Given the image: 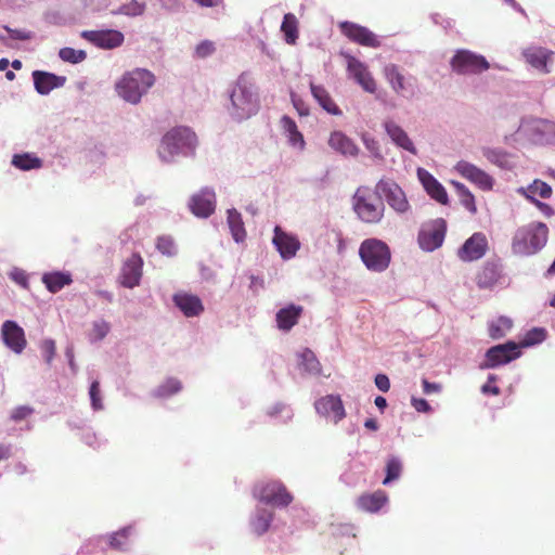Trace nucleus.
<instances>
[{"mask_svg": "<svg viewBox=\"0 0 555 555\" xmlns=\"http://www.w3.org/2000/svg\"><path fill=\"white\" fill-rule=\"evenodd\" d=\"M521 128L538 143H552L555 141V122L546 119H531Z\"/></svg>", "mask_w": 555, "mask_h": 555, "instance_id": "nucleus-17", "label": "nucleus"}, {"mask_svg": "<svg viewBox=\"0 0 555 555\" xmlns=\"http://www.w3.org/2000/svg\"><path fill=\"white\" fill-rule=\"evenodd\" d=\"M376 193L380 197H385L388 205L398 214H405L410 209V204L406 199L403 190L393 181L380 179L376 186Z\"/></svg>", "mask_w": 555, "mask_h": 555, "instance_id": "nucleus-10", "label": "nucleus"}, {"mask_svg": "<svg viewBox=\"0 0 555 555\" xmlns=\"http://www.w3.org/2000/svg\"><path fill=\"white\" fill-rule=\"evenodd\" d=\"M517 193L532 203L533 201H538L537 197L543 199L551 198L553 195V189L545 181L534 179L528 186H520L517 189Z\"/></svg>", "mask_w": 555, "mask_h": 555, "instance_id": "nucleus-29", "label": "nucleus"}, {"mask_svg": "<svg viewBox=\"0 0 555 555\" xmlns=\"http://www.w3.org/2000/svg\"><path fill=\"white\" fill-rule=\"evenodd\" d=\"M143 260L139 254H132L124 263L120 272L122 286L133 288L139 285L142 278Z\"/></svg>", "mask_w": 555, "mask_h": 555, "instance_id": "nucleus-22", "label": "nucleus"}, {"mask_svg": "<svg viewBox=\"0 0 555 555\" xmlns=\"http://www.w3.org/2000/svg\"><path fill=\"white\" fill-rule=\"evenodd\" d=\"M519 356V347L514 341L496 345L487 350L485 362L480 364V369H493L509 363Z\"/></svg>", "mask_w": 555, "mask_h": 555, "instance_id": "nucleus-11", "label": "nucleus"}, {"mask_svg": "<svg viewBox=\"0 0 555 555\" xmlns=\"http://www.w3.org/2000/svg\"><path fill=\"white\" fill-rule=\"evenodd\" d=\"M182 388L180 380L176 378L167 379L158 389L162 396H171L179 392Z\"/></svg>", "mask_w": 555, "mask_h": 555, "instance_id": "nucleus-50", "label": "nucleus"}, {"mask_svg": "<svg viewBox=\"0 0 555 555\" xmlns=\"http://www.w3.org/2000/svg\"><path fill=\"white\" fill-rule=\"evenodd\" d=\"M1 338L4 346L16 354H21L27 346L24 330L12 320L2 323Z\"/></svg>", "mask_w": 555, "mask_h": 555, "instance_id": "nucleus-13", "label": "nucleus"}, {"mask_svg": "<svg viewBox=\"0 0 555 555\" xmlns=\"http://www.w3.org/2000/svg\"><path fill=\"white\" fill-rule=\"evenodd\" d=\"M385 129L393 143H396L398 146L414 155L417 153L412 140L399 125L393 121H387L385 122Z\"/></svg>", "mask_w": 555, "mask_h": 555, "instance_id": "nucleus-33", "label": "nucleus"}, {"mask_svg": "<svg viewBox=\"0 0 555 555\" xmlns=\"http://www.w3.org/2000/svg\"><path fill=\"white\" fill-rule=\"evenodd\" d=\"M302 312L304 308L294 304L280 309L275 315L278 327L284 332L291 331L298 323Z\"/></svg>", "mask_w": 555, "mask_h": 555, "instance_id": "nucleus-28", "label": "nucleus"}, {"mask_svg": "<svg viewBox=\"0 0 555 555\" xmlns=\"http://www.w3.org/2000/svg\"><path fill=\"white\" fill-rule=\"evenodd\" d=\"M189 207L196 217H209L216 207L215 192L208 188L202 189L190 198Z\"/></svg>", "mask_w": 555, "mask_h": 555, "instance_id": "nucleus-20", "label": "nucleus"}, {"mask_svg": "<svg viewBox=\"0 0 555 555\" xmlns=\"http://www.w3.org/2000/svg\"><path fill=\"white\" fill-rule=\"evenodd\" d=\"M12 164L22 170H30L39 168L41 160L38 157L30 156L29 154L14 155Z\"/></svg>", "mask_w": 555, "mask_h": 555, "instance_id": "nucleus-44", "label": "nucleus"}, {"mask_svg": "<svg viewBox=\"0 0 555 555\" xmlns=\"http://www.w3.org/2000/svg\"><path fill=\"white\" fill-rule=\"evenodd\" d=\"M273 514L268 511H259L251 521V529L257 535H262L270 528Z\"/></svg>", "mask_w": 555, "mask_h": 555, "instance_id": "nucleus-41", "label": "nucleus"}, {"mask_svg": "<svg viewBox=\"0 0 555 555\" xmlns=\"http://www.w3.org/2000/svg\"><path fill=\"white\" fill-rule=\"evenodd\" d=\"M533 204L545 217H552L554 215V209L551 205L543 203L541 201H533Z\"/></svg>", "mask_w": 555, "mask_h": 555, "instance_id": "nucleus-61", "label": "nucleus"}, {"mask_svg": "<svg viewBox=\"0 0 555 555\" xmlns=\"http://www.w3.org/2000/svg\"><path fill=\"white\" fill-rule=\"evenodd\" d=\"M155 75L145 68L127 72L116 82L117 94L131 104H138L142 96L154 86Z\"/></svg>", "mask_w": 555, "mask_h": 555, "instance_id": "nucleus-1", "label": "nucleus"}, {"mask_svg": "<svg viewBox=\"0 0 555 555\" xmlns=\"http://www.w3.org/2000/svg\"><path fill=\"white\" fill-rule=\"evenodd\" d=\"M353 210L365 223H378L385 211L382 197L367 186H360L353 195Z\"/></svg>", "mask_w": 555, "mask_h": 555, "instance_id": "nucleus-4", "label": "nucleus"}, {"mask_svg": "<svg viewBox=\"0 0 555 555\" xmlns=\"http://www.w3.org/2000/svg\"><path fill=\"white\" fill-rule=\"evenodd\" d=\"M454 169L459 175H461L464 179L477 185L479 189L483 191H490L493 188L494 180L482 169L477 166L466 162L460 160L454 166Z\"/></svg>", "mask_w": 555, "mask_h": 555, "instance_id": "nucleus-14", "label": "nucleus"}, {"mask_svg": "<svg viewBox=\"0 0 555 555\" xmlns=\"http://www.w3.org/2000/svg\"><path fill=\"white\" fill-rule=\"evenodd\" d=\"M401 470V462L397 457L389 459L386 465V477L383 483L387 485L390 481L398 479L400 477Z\"/></svg>", "mask_w": 555, "mask_h": 555, "instance_id": "nucleus-46", "label": "nucleus"}, {"mask_svg": "<svg viewBox=\"0 0 555 555\" xmlns=\"http://www.w3.org/2000/svg\"><path fill=\"white\" fill-rule=\"evenodd\" d=\"M446 233L447 222L444 219L429 220L422 224L417 234V243L424 251H434L443 244Z\"/></svg>", "mask_w": 555, "mask_h": 555, "instance_id": "nucleus-7", "label": "nucleus"}, {"mask_svg": "<svg viewBox=\"0 0 555 555\" xmlns=\"http://www.w3.org/2000/svg\"><path fill=\"white\" fill-rule=\"evenodd\" d=\"M282 127L287 133L288 141L293 146L304 149L305 140L301 132L298 130L296 122L288 116H283L281 119Z\"/></svg>", "mask_w": 555, "mask_h": 555, "instance_id": "nucleus-37", "label": "nucleus"}, {"mask_svg": "<svg viewBox=\"0 0 555 555\" xmlns=\"http://www.w3.org/2000/svg\"><path fill=\"white\" fill-rule=\"evenodd\" d=\"M384 75L396 94L404 98H411L415 94L417 79L412 75H404L397 65H386Z\"/></svg>", "mask_w": 555, "mask_h": 555, "instance_id": "nucleus-9", "label": "nucleus"}, {"mask_svg": "<svg viewBox=\"0 0 555 555\" xmlns=\"http://www.w3.org/2000/svg\"><path fill=\"white\" fill-rule=\"evenodd\" d=\"M82 37L101 49H115L124 43L125 37L121 31L115 29L87 30Z\"/></svg>", "mask_w": 555, "mask_h": 555, "instance_id": "nucleus-19", "label": "nucleus"}, {"mask_svg": "<svg viewBox=\"0 0 555 555\" xmlns=\"http://www.w3.org/2000/svg\"><path fill=\"white\" fill-rule=\"evenodd\" d=\"M228 224L235 242H243L246 237V231L242 216L237 210H228Z\"/></svg>", "mask_w": 555, "mask_h": 555, "instance_id": "nucleus-36", "label": "nucleus"}, {"mask_svg": "<svg viewBox=\"0 0 555 555\" xmlns=\"http://www.w3.org/2000/svg\"><path fill=\"white\" fill-rule=\"evenodd\" d=\"M5 31L10 35V37L14 40H29L33 38V35L30 31L22 30V29H13L9 26H3Z\"/></svg>", "mask_w": 555, "mask_h": 555, "instance_id": "nucleus-56", "label": "nucleus"}, {"mask_svg": "<svg viewBox=\"0 0 555 555\" xmlns=\"http://www.w3.org/2000/svg\"><path fill=\"white\" fill-rule=\"evenodd\" d=\"M548 228L543 222H530L517 229L513 242V251L517 255H533L547 242Z\"/></svg>", "mask_w": 555, "mask_h": 555, "instance_id": "nucleus-2", "label": "nucleus"}, {"mask_svg": "<svg viewBox=\"0 0 555 555\" xmlns=\"http://www.w3.org/2000/svg\"><path fill=\"white\" fill-rule=\"evenodd\" d=\"M488 250V240L481 232L474 233L457 250V257L464 262L476 261L482 258Z\"/></svg>", "mask_w": 555, "mask_h": 555, "instance_id": "nucleus-15", "label": "nucleus"}, {"mask_svg": "<svg viewBox=\"0 0 555 555\" xmlns=\"http://www.w3.org/2000/svg\"><path fill=\"white\" fill-rule=\"evenodd\" d=\"M453 186L455 188L457 195L460 197L461 204L473 215L477 212V206L475 203L474 194L461 182L452 181Z\"/></svg>", "mask_w": 555, "mask_h": 555, "instance_id": "nucleus-39", "label": "nucleus"}, {"mask_svg": "<svg viewBox=\"0 0 555 555\" xmlns=\"http://www.w3.org/2000/svg\"><path fill=\"white\" fill-rule=\"evenodd\" d=\"M259 501L278 507L288 506L293 501V495L286 487L279 481H270L260 487L258 493Z\"/></svg>", "mask_w": 555, "mask_h": 555, "instance_id": "nucleus-12", "label": "nucleus"}, {"mask_svg": "<svg viewBox=\"0 0 555 555\" xmlns=\"http://www.w3.org/2000/svg\"><path fill=\"white\" fill-rule=\"evenodd\" d=\"M73 279L68 272H48L42 275V283L46 285L49 292L57 293L63 287L72 284Z\"/></svg>", "mask_w": 555, "mask_h": 555, "instance_id": "nucleus-35", "label": "nucleus"}, {"mask_svg": "<svg viewBox=\"0 0 555 555\" xmlns=\"http://www.w3.org/2000/svg\"><path fill=\"white\" fill-rule=\"evenodd\" d=\"M501 278V267L496 262L487 261L476 275V283L479 288L493 287Z\"/></svg>", "mask_w": 555, "mask_h": 555, "instance_id": "nucleus-30", "label": "nucleus"}, {"mask_svg": "<svg viewBox=\"0 0 555 555\" xmlns=\"http://www.w3.org/2000/svg\"><path fill=\"white\" fill-rule=\"evenodd\" d=\"M339 28L343 35L352 42L369 48L380 47V41L377 36L364 26H360L351 22H343L340 23Z\"/></svg>", "mask_w": 555, "mask_h": 555, "instance_id": "nucleus-16", "label": "nucleus"}, {"mask_svg": "<svg viewBox=\"0 0 555 555\" xmlns=\"http://www.w3.org/2000/svg\"><path fill=\"white\" fill-rule=\"evenodd\" d=\"M328 145L336 152L347 156H356L359 152L356 143L341 131H334L328 138Z\"/></svg>", "mask_w": 555, "mask_h": 555, "instance_id": "nucleus-31", "label": "nucleus"}, {"mask_svg": "<svg viewBox=\"0 0 555 555\" xmlns=\"http://www.w3.org/2000/svg\"><path fill=\"white\" fill-rule=\"evenodd\" d=\"M347 70L366 92L374 93L376 91V82L367 69V66L352 55L347 54Z\"/></svg>", "mask_w": 555, "mask_h": 555, "instance_id": "nucleus-18", "label": "nucleus"}, {"mask_svg": "<svg viewBox=\"0 0 555 555\" xmlns=\"http://www.w3.org/2000/svg\"><path fill=\"white\" fill-rule=\"evenodd\" d=\"M89 395L93 410H102L103 403L101 398L100 383L98 380L91 383Z\"/></svg>", "mask_w": 555, "mask_h": 555, "instance_id": "nucleus-49", "label": "nucleus"}, {"mask_svg": "<svg viewBox=\"0 0 555 555\" xmlns=\"http://www.w3.org/2000/svg\"><path fill=\"white\" fill-rule=\"evenodd\" d=\"M292 100L299 115L307 116L309 114L308 108L305 106V103L300 99H297L293 95Z\"/></svg>", "mask_w": 555, "mask_h": 555, "instance_id": "nucleus-64", "label": "nucleus"}, {"mask_svg": "<svg viewBox=\"0 0 555 555\" xmlns=\"http://www.w3.org/2000/svg\"><path fill=\"white\" fill-rule=\"evenodd\" d=\"M281 30L285 36V41L288 44H294L298 38V21L293 13L284 15Z\"/></svg>", "mask_w": 555, "mask_h": 555, "instance_id": "nucleus-38", "label": "nucleus"}, {"mask_svg": "<svg viewBox=\"0 0 555 555\" xmlns=\"http://www.w3.org/2000/svg\"><path fill=\"white\" fill-rule=\"evenodd\" d=\"M553 55V51L542 47H529L522 51L526 62L543 74L551 72L547 64L552 61Z\"/></svg>", "mask_w": 555, "mask_h": 555, "instance_id": "nucleus-25", "label": "nucleus"}, {"mask_svg": "<svg viewBox=\"0 0 555 555\" xmlns=\"http://www.w3.org/2000/svg\"><path fill=\"white\" fill-rule=\"evenodd\" d=\"M496 379L498 377L495 375H489L488 382L481 387V392L483 395L499 396L501 393V390L498 386L493 385L496 382Z\"/></svg>", "mask_w": 555, "mask_h": 555, "instance_id": "nucleus-54", "label": "nucleus"}, {"mask_svg": "<svg viewBox=\"0 0 555 555\" xmlns=\"http://www.w3.org/2000/svg\"><path fill=\"white\" fill-rule=\"evenodd\" d=\"M375 385L380 391L387 392L390 388V380L387 375L377 374L375 377Z\"/></svg>", "mask_w": 555, "mask_h": 555, "instance_id": "nucleus-59", "label": "nucleus"}, {"mask_svg": "<svg viewBox=\"0 0 555 555\" xmlns=\"http://www.w3.org/2000/svg\"><path fill=\"white\" fill-rule=\"evenodd\" d=\"M215 51V46L211 41H203L196 47V55L198 57H206Z\"/></svg>", "mask_w": 555, "mask_h": 555, "instance_id": "nucleus-57", "label": "nucleus"}, {"mask_svg": "<svg viewBox=\"0 0 555 555\" xmlns=\"http://www.w3.org/2000/svg\"><path fill=\"white\" fill-rule=\"evenodd\" d=\"M145 10V3L139 2L137 0H131L122 5H120L117 10L113 11V14L116 15H127V16H139L143 14Z\"/></svg>", "mask_w": 555, "mask_h": 555, "instance_id": "nucleus-43", "label": "nucleus"}, {"mask_svg": "<svg viewBox=\"0 0 555 555\" xmlns=\"http://www.w3.org/2000/svg\"><path fill=\"white\" fill-rule=\"evenodd\" d=\"M310 89L313 98L317 100V102L320 104V106H322L324 111L335 116L341 115L340 108L336 105V103L334 102V100L323 86H319L311 82Z\"/></svg>", "mask_w": 555, "mask_h": 555, "instance_id": "nucleus-34", "label": "nucleus"}, {"mask_svg": "<svg viewBox=\"0 0 555 555\" xmlns=\"http://www.w3.org/2000/svg\"><path fill=\"white\" fill-rule=\"evenodd\" d=\"M41 350L47 363H51L56 350L54 340L46 339L41 345Z\"/></svg>", "mask_w": 555, "mask_h": 555, "instance_id": "nucleus-55", "label": "nucleus"}, {"mask_svg": "<svg viewBox=\"0 0 555 555\" xmlns=\"http://www.w3.org/2000/svg\"><path fill=\"white\" fill-rule=\"evenodd\" d=\"M513 322L507 317H500L489 325V336L492 339H500L512 328Z\"/></svg>", "mask_w": 555, "mask_h": 555, "instance_id": "nucleus-40", "label": "nucleus"}, {"mask_svg": "<svg viewBox=\"0 0 555 555\" xmlns=\"http://www.w3.org/2000/svg\"><path fill=\"white\" fill-rule=\"evenodd\" d=\"M272 242L283 259L293 258L300 247L298 238L284 232L280 227H275Z\"/></svg>", "mask_w": 555, "mask_h": 555, "instance_id": "nucleus-24", "label": "nucleus"}, {"mask_svg": "<svg viewBox=\"0 0 555 555\" xmlns=\"http://www.w3.org/2000/svg\"><path fill=\"white\" fill-rule=\"evenodd\" d=\"M33 413V410L28 406H18L13 410L11 414V418L15 422L22 421L26 418L28 415Z\"/></svg>", "mask_w": 555, "mask_h": 555, "instance_id": "nucleus-58", "label": "nucleus"}, {"mask_svg": "<svg viewBox=\"0 0 555 555\" xmlns=\"http://www.w3.org/2000/svg\"><path fill=\"white\" fill-rule=\"evenodd\" d=\"M157 249L166 256L176 255V245L170 236H159L156 244Z\"/></svg>", "mask_w": 555, "mask_h": 555, "instance_id": "nucleus-48", "label": "nucleus"}, {"mask_svg": "<svg viewBox=\"0 0 555 555\" xmlns=\"http://www.w3.org/2000/svg\"><path fill=\"white\" fill-rule=\"evenodd\" d=\"M422 385H423V391L426 395L439 392L441 390V386L439 384L430 383L425 378L422 380Z\"/></svg>", "mask_w": 555, "mask_h": 555, "instance_id": "nucleus-63", "label": "nucleus"}, {"mask_svg": "<svg viewBox=\"0 0 555 555\" xmlns=\"http://www.w3.org/2000/svg\"><path fill=\"white\" fill-rule=\"evenodd\" d=\"M232 114L237 119H245L256 114L259 108L257 95L254 93L253 85L247 77L241 75L233 88L231 95Z\"/></svg>", "mask_w": 555, "mask_h": 555, "instance_id": "nucleus-5", "label": "nucleus"}, {"mask_svg": "<svg viewBox=\"0 0 555 555\" xmlns=\"http://www.w3.org/2000/svg\"><path fill=\"white\" fill-rule=\"evenodd\" d=\"M417 178L426 193L441 205L449 203L448 193L444 186L426 169H417Z\"/></svg>", "mask_w": 555, "mask_h": 555, "instance_id": "nucleus-23", "label": "nucleus"}, {"mask_svg": "<svg viewBox=\"0 0 555 555\" xmlns=\"http://www.w3.org/2000/svg\"><path fill=\"white\" fill-rule=\"evenodd\" d=\"M387 495L383 490L373 493H363L357 500L360 509L369 513L378 512L387 502Z\"/></svg>", "mask_w": 555, "mask_h": 555, "instance_id": "nucleus-32", "label": "nucleus"}, {"mask_svg": "<svg viewBox=\"0 0 555 555\" xmlns=\"http://www.w3.org/2000/svg\"><path fill=\"white\" fill-rule=\"evenodd\" d=\"M35 89L40 94H48L55 88L63 87L66 77L57 76L52 73L35 70L33 73Z\"/></svg>", "mask_w": 555, "mask_h": 555, "instance_id": "nucleus-27", "label": "nucleus"}, {"mask_svg": "<svg viewBox=\"0 0 555 555\" xmlns=\"http://www.w3.org/2000/svg\"><path fill=\"white\" fill-rule=\"evenodd\" d=\"M359 256L365 267L373 272L385 271L391 260L389 246L378 238L364 240L360 245Z\"/></svg>", "mask_w": 555, "mask_h": 555, "instance_id": "nucleus-6", "label": "nucleus"}, {"mask_svg": "<svg viewBox=\"0 0 555 555\" xmlns=\"http://www.w3.org/2000/svg\"><path fill=\"white\" fill-rule=\"evenodd\" d=\"M453 72L460 75L479 74L489 69L490 64L485 56L468 50H459L450 62Z\"/></svg>", "mask_w": 555, "mask_h": 555, "instance_id": "nucleus-8", "label": "nucleus"}, {"mask_svg": "<svg viewBox=\"0 0 555 555\" xmlns=\"http://www.w3.org/2000/svg\"><path fill=\"white\" fill-rule=\"evenodd\" d=\"M411 403L417 412H429L431 409L429 403L425 399H422V398L413 397L411 400Z\"/></svg>", "mask_w": 555, "mask_h": 555, "instance_id": "nucleus-60", "label": "nucleus"}, {"mask_svg": "<svg viewBox=\"0 0 555 555\" xmlns=\"http://www.w3.org/2000/svg\"><path fill=\"white\" fill-rule=\"evenodd\" d=\"M299 365L310 374H318L321 371L320 362L310 349H305L300 356Z\"/></svg>", "mask_w": 555, "mask_h": 555, "instance_id": "nucleus-42", "label": "nucleus"}, {"mask_svg": "<svg viewBox=\"0 0 555 555\" xmlns=\"http://www.w3.org/2000/svg\"><path fill=\"white\" fill-rule=\"evenodd\" d=\"M172 300L186 318L198 317L204 311L203 302L196 295L180 292L173 295Z\"/></svg>", "mask_w": 555, "mask_h": 555, "instance_id": "nucleus-26", "label": "nucleus"}, {"mask_svg": "<svg viewBox=\"0 0 555 555\" xmlns=\"http://www.w3.org/2000/svg\"><path fill=\"white\" fill-rule=\"evenodd\" d=\"M131 528H124L109 537V545L114 550H122L130 535Z\"/></svg>", "mask_w": 555, "mask_h": 555, "instance_id": "nucleus-47", "label": "nucleus"}, {"mask_svg": "<svg viewBox=\"0 0 555 555\" xmlns=\"http://www.w3.org/2000/svg\"><path fill=\"white\" fill-rule=\"evenodd\" d=\"M314 408L320 415L331 417L334 423H338L346 416L345 408L339 396H324L315 401Z\"/></svg>", "mask_w": 555, "mask_h": 555, "instance_id": "nucleus-21", "label": "nucleus"}, {"mask_svg": "<svg viewBox=\"0 0 555 555\" xmlns=\"http://www.w3.org/2000/svg\"><path fill=\"white\" fill-rule=\"evenodd\" d=\"M109 332V324L105 321L94 322L92 326L91 337L94 340L103 339Z\"/></svg>", "mask_w": 555, "mask_h": 555, "instance_id": "nucleus-52", "label": "nucleus"}, {"mask_svg": "<svg viewBox=\"0 0 555 555\" xmlns=\"http://www.w3.org/2000/svg\"><path fill=\"white\" fill-rule=\"evenodd\" d=\"M11 278L17 284L22 285L23 287H27L28 279L24 271L15 270L14 272L11 273Z\"/></svg>", "mask_w": 555, "mask_h": 555, "instance_id": "nucleus-62", "label": "nucleus"}, {"mask_svg": "<svg viewBox=\"0 0 555 555\" xmlns=\"http://www.w3.org/2000/svg\"><path fill=\"white\" fill-rule=\"evenodd\" d=\"M485 157L500 167H503L507 162V155L504 152L498 150H486L483 152Z\"/></svg>", "mask_w": 555, "mask_h": 555, "instance_id": "nucleus-51", "label": "nucleus"}, {"mask_svg": "<svg viewBox=\"0 0 555 555\" xmlns=\"http://www.w3.org/2000/svg\"><path fill=\"white\" fill-rule=\"evenodd\" d=\"M197 137L190 128L177 127L162 139L158 154L164 162H170L179 153L194 152Z\"/></svg>", "mask_w": 555, "mask_h": 555, "instance_id": "nucleus-3", "label": "nucleus"}, {"mask_svg": "<svg viewBox=\"0 0 555 555\" xmlns=\"http://www.w3.org/2000/svg\"><path fill=\"white\" fill-rule=\"evenodd\" d=\"M59 56L64 62L77 64L82 62L87 57V53L83 50H76L66 47L60 50Z\"/></svg>", "mask_w": 555, "mask_h": 555, "instance_id": "nucleus-45", "label": "nucleus"}, {"mask_svg": "<svg viewBox=\"0 0 555 555\" xmlns=\"http://www.w3.org/2000/svg\"><path fill=\"white\" fill-rule=\"evenodd\" d=\"M546 333L543 328H533L525 337V345H534L545 339Z\"/></svg>", "mask_w": 555, "mask_h": 555, "instance_id": "nucleus-53", "label": "nucleus"}]
</instances>
